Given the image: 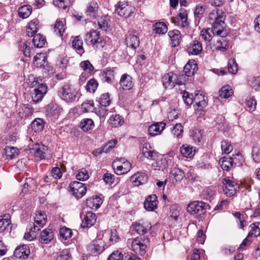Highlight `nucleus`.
Instances as JSON below:
<instances>
[{"label": "nucleus", "instance_id": "1", "mask_svg": "<svg viewBox=\"0 0 260 260\" xmlns=\"http://www.w3.org/2000/svg\"><path fill=\"white\" fill-rule=\"evenodd\" d=\"M58 95L61 99L67 103H71L78 101L81 96L79 90L71 84H65L58 91Z\"/></svg>", "mask_w": 260, "mask_h": 260}, {"label": "nucleus", "instance_id": "2", "mask_svg": "<svg viewBox=\"0 0 260 260\" xmlns=\"http://www.w3.org/2000/svg\"><path fill=\"white\" fill-rule=\"evenodd\" d=\"M210 209V206L203 202L194 201L189 203L187 207V212L196 217H200Z\"/></svg>", "mask_w": 260, "mask_h": 260}, {"label": "nucleus", "instance_id": "3", "mask_svg": "<svg viewBox=\"0 0 260 260\" xmlns=\"http://www.w3.org/2000/svg\"><path fill=\"white\" fill-rule=\"evenodd\" d=\"M32 84V86L36 87L32 92V100L35 103H38L42 100L46 93L47 87L43 83H40L38 82V79H36V78Z\"/></svg>", "mask_w": 260, "mask_h": 260}, {"label": "nucleus", "instance_id": "4", "mask_svg": "<svg viewBox=\"0 0 260 260\" xmlns=\"http://www.w3.org/2000/svg\"><path fill=\"white\" fill-rule=\"evenodd\" d=\"M128 241L131 242L132 249L136 254L143 255L146 252L147 244L149 242L148 238L143 239L142 238L137 237Z\"/></svg>", "mask_w": 260, "mask_h": 260}, {"label": "nucleus", "instance_id": "5", "mask_svg": "<svg viewBox=\"0 0 260 260\" xmlns=\"http://www.w3.org/2000/svg\"><path fill=\"white\" fill-rule=\"evenodd\" d=\"M84 41L88 45H96V47L104 46L102 39L100 36V32L95 30L92 29L87 32L85 35Z\"/></svg>", "mask_w": 260, "mask_h": 260}, {"label": "nucleus", "instance_id": "6", "mask_svg": "<svg viewBox=\"0 0 260 260\" xmlns=\"http://www.w3.org/2000/svg\"><path fill=\"white\" fill-rule=\"evenodd\" d=\"M69 191L77 199L81 198L86 192V187L83 183L78 181L71 182L69 185Z\"/></svg>", "mask_w": 260, "mask_h": 260}, {"label": "nucleus", "instance_id": "7", "mask_svg": "<svg viewBox=\"0 0 260 260\" xmlns=\"http://www.w3.org/2000/svg\"><path fill=\"white\" fill-rule=\"evenodd\" d=\"M223 191L226 197H232L236 194L237 190L239 188L238 184L230 177L225 178L222 181Z\"/></svg>", "mask_w": 260, "mask_h": 260}, {"label": "nucleus", "instance_id": "8", "mask_svg": "<svg viewBox=\"0 0 260 260\" xmlns=\"http://www.w3.org/2000/svg\"><path fill=\"white\" fill-rule=\"evenodd\" d=\"M62 111V109L56 104H49L46 110V115L51 120L55 121L57 119Z\"/></svg>", "mask_w": 260, "mask_h": 260}, {"label": "nucleus", "instance_id": "9", "mask_svg": "<svg viewBox=\"0 0 260 260\" xmlns=\"http://www.w3.org/2000/svg\"><path fill=\"white\" fill-rule=\"evenodd\" d=\"M115 68H106L101 72L100 77L103 82L112 84L115 81Z\"/></svg>", "mask_w": 260, "mask_h": 260}, {"label": "nucleus", "instance_id": "10", "mask_svg": "<svg viewBox=\"0 0 260 260\" xmlns=\"http://www.w3.org/2000/svg\"><path fill=\"white\" fill-rule=\"evenodd\" d=\"M89 250L92 255H96L105 249L104 241L101 239L94 240L89 246Z\"/></svg>", "mask_w": 260, "mask_h": 260}, {"label": "nucleus", "instance_id": "11", "mask_svg": "<svg viewBox=\"0 0 260 260\" xmlns=\"http://www.w3.org/2000/svg\"><path fill=\"white\" fill-rule=\"evenodd\" d=\"M225 20H220L217 22H214L212 24V30L215 35L220 37H226L228 31L225 29Z\"/></svg>", "mask_w": 260, "mask_h": 260}, {"label": "nucleus", "instance_id": "12", "mask_svg": "<svg viewBox=\"0 0 260 260\" xmlns=\"http://www.w3.org/2000/svg\"><path fill=\"white\" fill-rule=\"evenodd\" d=\"M203 50L202 43L198 40H192L187 46L186 51L189 54L199 55Z\"/></svg>", "mask_w": 260, "mask_h": 260}, {"label": "nucleus", "instance_id": "13", "mask_svg": "<svg viewBox=\"0 0 260 260\" xmlns=\"http://www.w3.org/2000/svg\"><path fill=\"white\" fill-rule=\"evenodd\" d=\"M177 75L173 72L165 74L162 77V84L165 88L172 89L176 85Z\"/></svg>", "mask_w": 260, "mask_h": 260}, {"label": "nucleus", "instance_id": "14", "mask_svg": "<svg viewBox=\"0 0 260 260\" xmlns=\"http://www.w3.org/2000/svg\"><path fill=\"white\" fill-rule=\"evenodd\" d=\"M48 148L41 143H36L30 149L31 152L34 154L35 157L41 159L45 158V154Z\"/></svg>", "mask_w": 260, "mask_h": 260}, {"label": "nucleus", "instance_id": "15", "mask_svg": "<svg viewBox=\"0 0 260 260\" xmlns=\"http://www.w3.org/2000/svg\"><path fill=\"white\" fill-rule=\"evenodd\" d=\"M148 179L147 175L143 172H138L131 177V181L135 186L145 184Z\"/></svg>", "mask_w": 260, "mask_h": 260}, {"label": "nucleus", "instance_id": "16", "mask_svg": "<svg viewBox=\"0 0 260 260\" xmlns=\"http://www.w3.org/2000/svg\"><path fill=\"white\" fill-rule=\"evenodd\" d=\"M225 14L224 12L221 9L218 8L213 10L209 15V19L211 24L217 22L220 20H225Z\"/></svg>", "mask_w": 260, "mask_h": 260}, {"label": "nucleus", "instance_id": "17", "mask_svg": "<svg viewBox=\"0 0 260 260\" xmlns=\"http://www.w3.org/2000/svg\"><path fill=\"white\" fill-rule=\"evenodd\" d=\"M135 231L140 235H144L149 231L152 226L148 221L136 222L133 224Z\"/></svg>", "mask_w": 260, "mask_h": 260}, {"label": "nucleus", "instance_id": "18", "mask_svg": "<svg viewBox=\"0 0 260 260\" xmlns=\"http://www.w3.org/2000/svg\"><path fill=\"white\" fill-rule=\"evenodd\" d=\"M30 254V249L27 245H23L17 247L14 252V255L16 258L25 259Z\"/></svg>", "mask_w": 260, "mask_h": 260}, {"label": "nucleus", "instance_id": "19", "mask_svg": "<svg viewBox=\"0 0 260 260\" xmlns=\"http://www.w3.org/2000/svg\"><path fill=\"white\" fill-rule=\"evenodd\" d=\"M176 19L177 21L175 23L182 27H185L188 25V22L187 21V12L184 8L180 9L179 12L177 15Z\"/></svg>", "mask_w": 260, "mask_h": 260}, {"label": "nucleus", "instance_id": "20", "mask_svg": "<svg viewBox=\"0 0 260 260\" xmlns=\"http://www.w3.org/2000/svg\"><path fill=\"white\" fill-rule=\"evenodd\" d=\"M125 42L127 47L134 49L138 47L140 44L139 37L131 33L126 35Z\"/></svg>", "mask_w": 260, "mask_h": 260}, {"label": "nucleus", "instance_id": "21", "mask_svg": "<svg viewBox=\"0 0 260 260\" xmlns=\"http://www.w3.org/2000/svg\"><path fill=\"white\" fill-rule=\"evenodd\" d=\"M198 64L194 60H189L185 66L183 72L187 77H192L198 70Z\"/></svg>", "mask_w": 260, "mask_h": 260}, {"label": "nucleus", "instance_id": "22", "mask_svg": "<svg viewBox=\"0 0 260 260\" xmlns=\"http://www.w3.org/2000/svg\"><path fill=\"white\" fill-rule=\"evenodd\" d=\"M166 123L163 122L155 123L151 124L148 129L149 134L151 136H155L160 134L165 128Z\"/></svg>", "mask_w": 260, "mask_h": 260}, {"label": "nucleus", "instance_id": "23", "mask_svg": "<svg viewBox=\"0 0 260 260\" xmlns=\"http://www.w3.org/2000/svg\"><path fill=\"white\" fill-rule=\"evenodd\" d=\"M157 197L155 194L149 196L144 203V206L146 210L150 211L154 210L157 205Z\"/></svg>", "mask_w": 260, "mask_h": 260}, {"label": "nucleus", "instance_id": "24", "mask_svg": "<svg viewBox=\"0 0 260 260\" xmlns=\"http://www.w3.org/2000/svg\"><path fill=\"white\" fill-rule=\"evenodd\" d=\"M119 84L123 90H130L134 86L132 77L126 74L121 76Z\"/></svg>", "mask_w": 260, "mask_h": 260}, {"label": "nucleus", "instance_id": "25", "mask_svg": "<svg viewBox=\"0 0 260 260\" xmlns=\"http://www.w3.org/2000/svg\"><path fill=\"white\" fill-rule=\"evenodd\" d=\"M168 36L171 40V45L175 47L179 45L181 40V34L178 30L174 29L169 31Z\"/></svg>", "mask_w": 260, "mask_h": 260}, {"label": "nucleus", "instance_id": "26", "mask_svg": "<svg viewBox=\"0 0 260 260\" xmlns=\"http://www.w3.org/2000/svg\"><path fill=\"white\" fill-rule=\"evenodd\" d=\"M115 173L118 175H122L128 173L132 168L131 163L128 161H125L122 164L116 166L113 165Z\"/></svg>", "mask_w": 260, "mask_h": 260}, {"label": "nucleus", "instance_id": "27", "mask_svg": "<svg viewBox=\"0 0 260 260\" xmlns=\"http://www.w3.org/2000/svg\"><path fill=\"white\" fill-rule=\"evenodd\" d=\"M102 203L101 198L98 196L89 198L86 200L87 207L94 210L98 209Z\"/></svg>", "mask_w": 260, "mask_h": 260}, {"label": "nucleus", "instance_id": "28", "mask_svg": "<svg viewBox=\"0 0 260 260\" xmlns=\"http://www.w3.org/2000/svg\"><path fill=\"white\" fill-rule=\"evenodd\" d=\"M95 222V214L91 212H88L85 215L81 225L83 228H89L93 225Z\"/></svg>", "mask_w": 260, "mask_h": 260}, {"label": "nucleus", "instance_id": "29", "mask_svg": "<svg viewBox=\"0 0 260 260\" xmlns=\"http://www.w3.org/2000/svg\"><path fill=\"white\" fill-rule=\"evenodd\" d=\"M34 64L37 68H43L47 63V55L45 53H37L34 57Z\"/></svg>", "mask_w": 260, "mask_h": 260}, {"label": "nucleus", "instance_id": "30", "mask_svg": "<svg viewBox=\"0 0 260 260\" xmlns=\"http://www.w3.org/2000/svg\"><path fill=\"white\" fill-rule=\"evenodd\" d=\"M54 237L53 232L50 229H45L40 234L39 241L42 243H49Z\"/></svg>", "mask_w": 260, "mask_h": 260}, {"label": "nucleus", "instance_id": "31", "mask_svg": "<svg viewBox=\"0 0 260 260\" xmlns=\"http://www.w3.org/2000/svg\"><path fill=\"white\" fill-rule=\"evenodd\" d=\"M99 6L96 3H90L86 11V14L91 18L95 19L97 17L98 13Z\"/></svg>", "mask_w": 260, "mask_h": 260}, {"label": "nucleus", "instance_id": "32", "mask_svg": "<svg viewBox=\"0 0 260 260\" xmlns=\"http://www.w3.org/2000/svg\"><path fill=\"white\" fill-rule=\"evenodd\" d=\"M83 44V41L80 36L75 37L72 41L73 47L80 55L84 52Z\"/></svg>", "mask_w": 260, "mask_h": 260}, {"label": "nucleus", "instance_id": "33", "mask_svg": "<svg viewBox=\"0 0 260 260\" xmlns=\"http://www.w3.org/2000/svg\"><path fill=\"white\" fill-rule=\"evenodd\" d=\"M180 152L183 156L187 158H191L195 154V150H193V147L187 144L180 147Z\"/></svg>", "mask_w": 260, "mask_h": 260}, {"label": "nucleus", "instance_id": "34", "mask_svg": "<svg viewBox=\"0 0 260 260\" xmlns=\"http://www.w3.org/2000/svg\"><path fill=\"white\" fill-rule=\"evenodd\" d=\"M233 158L231 157H222L219 159V164L223 170L229 171L233 164Z\"/></svg>", "mask_w": 260, "mask_h": 260}, {"label": "nucleus", "instance_id": "35", "mask_svg": "<svg viewBox=\"0 0 260 260\" xmlns=\"http://www.w3.org/2000/svg\"><path fill=\"white\" fill-rule=\"evenodd\" d=\"M80 127L84 132L92 129L94 127V123L91 118H84L80 122Z\"/></svg>", "mask_w": 260, "mask_h": 260}, {"label": "nucleus", "instance_id": "36", "mask_svg": "<svg viewBox=\"0 0 260 260\" xmlns=\"http://www.w3.org/2000/svg\"><path fill=\"white\" fill-rule=\"evenodd\" d=\"M152 30L155 34H165L168 31V27L164 22H158L153 25Z\"/></svg>", "mask_w": 260, "mask_h": 260}, {"label": "nucleus", "instance_id": "37", "mask_svg": "<svg viewBox=\"0 0 260 260\" xmlns=\"http://www.w3.org/2000/svg\"><path fill=\"white\" fill-rule=\"evenodd\" d=\"M32 42L35 47L42 48L46 44V40L42 35L39 34L34 36Z\"/></svg>", "mask_w": 260, "mask_h": 260}, {"label": "nucleus", "instance_id": "38", "mask_svg": "<svg viewBox=\"0 0 260 260\" xmlns=\"http://www.w3.org/2000/svg\"><path fill=\"white\" fill-rule=\"evenodd\" d=\"M109 121L112 126L116 127L121 125L124 122V119L120 115L115 114L111 116Z\"/></svg>", "mask_w": 260, "mask_h": 260}, {"label": "nucleus", "instance_id": "39", "mask_svg": "<svg viewBox=\"0 0 260 260\" xmlns=\"http://www.w3.org/2000/svg\"><path fill=\"white\" fill-rule=\"evenodd\" d=\"M44 124L45 122L42 119L38 118L32 122L31 127L35 132H40L43 130Z\"/></svg>", "mask_w": 260, "mask_h": 260}, {"label": "nucleus", "instance_id": "40", "mask_svg": "<svg viewBox=\"0 0 260 260\" xmlns=\"http://www.w3.org/2000/svg\"><path fill=\"white\" fill-rule=\"evenodd\" d=\"M4 152L6 158L10 159L17 156L19 153V151L17 148L12 146L6 147Z\"/></svg>", "mask_w": 260, "mask_h": 260}, {"label": "nucleus", "instance_id": "41", "mask_svg": "<svg viewBox=\"0 0 260 260\" xmlns=\"http://www.w3.org/2000/svg\"><path fill=\"white\" fill-rule=\"evenodd\" d=\"M32 8L30 5H24L19 8L18 14L20 17L24 19L29 17Z\"/></svg>", "mask_w": 260, "mask_h": 260}, {"label": "nucleus", "instance_id": "42", "mask_svg": "<svg viewBox=\"0 0 260 260\" xmlns=\"http://www.w3.org/2000/svg\"><path fill=\"white\" fill-rule=\"evenodd\" d=\"M215 35L211 28L204 29L201 31L200 36L205 41L209 42Z\"/></svg>", "mask_w": 260, "mask_h": 260}, {"label": "nucleus", "instance_id": "43", "mask_svg": "<svg viewBox=\"0 0 260 260\" xmlns=\"http://www.w3.org/2000/svg\"><path fill=\"white\" fill-rule=\"evenodd\" d=\"M225 38V37H220V39L217 40L216 47V50L223 52L228 49L229 43Z\"/></svg>", "mask_w": 260, "mask_h": 260}, {"label": "nucleus", "instance_id": "44", "mask_svg": "<svg viewBox=\"0 0 260 260\" xmlns=\"http://www.w3.org/2000/svg\"><path fill=\"white\" fill-rule=\"evenodd\" d=\"M170 174L171 176H173L175 182L180 181L185 176L184 172L177 168L173 169L170 172Z\"/></svg>", "mask_w": 260, "mask_h": 260}, {"label": "nucleus", "instance_id": "45", "mask_svg": "<svg viewBox=\"0 0 260 260\" xmlns=\"http://www.w3.org/2000/svg\"><path fill=\"white\" fill-rule=\"evenodd\" d=\"M81 109L83 112H93L95 110L92 101H86L81 105Z\"/></svg>", "mask_w": 260, "mask_h": 260}, {"label": "nucleus", "instance_id": "46", "mask_svg": "<svg viewBox=\"0 0 260 260\" xmlns=\"http://www.w3.org/2000/svg\"><path fill=\"white\" fill-rule=\"evenodd\" d=\"M35 221L37 224L40 226L43 227L46 223L47 217L45 213L43 211H40L36 215L35 218Z\"/></svg>", "mask_w": 260, "mask_h": 260}, {"label": "nucleus", "instance_id": "47", "mask_svg": "<svg viewBox=\"0 0 260 260\" xmlns=\"http://www.w3.org/2000/svg\"><path fill=\"white\" fill-rule=\"evenodd\" d=\"M172 134L177 139L181 138L183 132V127L181 123H176L171 129Z\"/></svg>", "mask_w": 260, "mask_h": 260}, {"label": "nucleus", "instance_id": "48", "mask_svg": "<svg viewBox=\"0 0 260 260\" xmlns=\"http://www.w3.org/2000/svg\"><path fill=\"white\" fill-rule=\"evenodd\" d=\"M190 136L194 142L199 144L203 139V132L201 129H194L191 131Z\"/></svg>", "mask_w": 260, "mask_h": 260}, {"label": "nucleus", "instance_id": "49", "mask_svg": "<svg viewBox=\"0 0 260 260\" xmlns=\"http://www.w3.org/2000/svg\"><path fill=\"white\" fill-rule=\"evenodd\" d=\"M98 101L99 105L102 106H108L111 103V100L108 93L102 94L98 99Z\"/></svg>", "mask_w": 260, "mask_h": 260}, {"label": "nucleus", "instance_id": "50", "mask_svg": "<svg viewBox=\"0 0 260 260\" xmlns=\"http://www.w3.org/2000/svg\"><path fill=\"white\" fill-rule=\"evenodd\" d=\"M194 101L200 110H202L207 106V102L204 99V96L202 94H196Z\"/></svg>", "mask_w": 260, "mask_h": 260}, {"label": "nucleus", "instance_id": "51", "mask_svg": "<svg viewBox=\"0 0 260 260\" xmlns=\"http://www.w3.org/2000/svg\"><path fill=\"white\" fill-rule=\"evenodd\" d=\"M233 92L230 86H223L219 91V96L221 98L227 99L231 96Z\"/></svg>", "mask_w": 260, "mask_h": 260}, {"label": "nucleus", "instance_id": "52", "mask_svg": "<svg viewBox=\"0 0 260 260\" xmlns=\"http://www.w3.org/2000/svg\"><path fill=\"white\" fill-rule=\"evenodd\" d=\"M98 85V81L94 79H91L88 81L85 86V89L89 92L94 93L96 90Z\"/></svg>", "mask_w": 260, "mask_h": 260}, {"label": "nucleus", "instance_id": "53", "mask_svg": "<svg viewBox=\"0 0 260 260\" xmlns=\"http://www.w3.org/2000/svg\"><path fill=\"white\" fill-rule=\"evenodd\" d=\"M152 166L155 168V170L164 171L168 167L167 161L165 158H161L153 164Z\"/></svg>", "mask_w": 260, "mask_h": 260}, {"label": "nucleus", "instance_id": "54", "mask_svg": "<svg viewBox=\"0 0 260 260\" xmlns=\"http://www.w3.org/2000/svg\"><path fill=\"white\" fill-rule=\"evenodd\" d=\"M4 217L0 218V233L5 231L11 223L9 215H5Z\"/></svg>", "mask_w": 260, "mask_h": 260}, {"label": "nucleus", "instance_id": "55", "mask_svg": "<svg viewBox=\"0 0 260 260\" xmlns=\"http://www.w3.org/2000/svg\"><path fill=\"white\" fill-rule=\"evenodd\" d=\"M228 69L229 72L232 74H235L238 72V66L235 59L231 58L229 60Z\"/></svg>", "mask_w": 260, "mask_h": 260}, {"label": "nucleus", "instance_id": "56", "mask_svg": "<svg viewBox=\"0 0 260 260\" xmlns=\"http://www.w3.org/2000/svg\"><path fill=\"white\" fill-rule=\"evenodd\" d=\"M54 31L56 35L62 36L64 31L63 22L60 20H57L54 27Z\"/></svg>", "mask_w": 260, "mask_h": 260}, {"label": "nucleus", "instance_id": "57", "mask_svg": "<svg viewBox=\"0 0 260 260\" xmlns=\"http://www.w3.org/2000/svg\"><path fill=\"white\" fill-rule=\"evenodd\" d=\"M195 95L192 93H189L188 92L184 91L183 92L182 98L184 103L188 106L191 105L193 100L194 101Z\"/></svg>", "mask_w": 260, "mask_h": 260}, {"label": "nucleus", "instance_id": "58", "mask_svg": "<svg viewBox=\"0 0 260 260\" xmlns=\"http://www.w3.org/2000/svg\"><path fill=\"white\" fill-rule=\"evenodd\" d=\"M59 234L62 239L67 240L72 237L73 233L70 229L63 227L60 229Z\"/></svg>", "mask_w": 260, "mask_h": 260}, {"label": "nucleus", "instance_id": "59", "mask_svg": "<svg viewBox=\"0 0 260 260\" xmlns=\"http://www.w3.org/2000/svg\"><path fill=\"white\" fill-rule=\"evenodd\" d=\"M117 141L115 140H111L106 143L103 147L100 150L99 153H107L111 151L116 145Z\"/></svg>", "mask_w": 260, "mask_h": 260}, {"label": "nucleus", "instance_id": "60", "mask_svg": "<svg viewBox=\"0 0 260 260\" xmlns=\"http://www.w3.org/2000/svg\"><path fill=\"white\" fill-rule=\"evenodd\" d=\"M80 67L88 73H91L94 70L93 66L88 60L82 61L80 63Z\"/></svg>", "mask_w": 260, "mask_h": 260}, {"label": "nucleus", "instance_id": "61", "mask_svg": "<svg viewBox=\"0 0 260 260\" xmlns=\"http://www.w3.org/2000/svg\"><path fill=\"white\" fill-rule=\"evenodd\" d=\"M252 157L256 163H260V145L253 146L252 149Z\"/></svg>", "mask_w": 260, "mask_h": 260}, {"label": "nucleus", "instance_id": "62", "mask_svg": "<svg viewBox=\"0 0 260 260\" xmlns=\"http://www.w3.org/2000/svg\"><path fill=\"white\" fill-rule=\"evenodd\" d=\"M221 148L222 152L225 154L230 153L233 150V146L226 140H223L221 143Z\"/></svg>", "mask_w": 260, "mask_h": 260}, {"label": "nucleus", "instance_id": "63", "mask_svg": "<svg viewBox=\"0 0 260 260\" xmlns=\"http://www.w3.org/2000/svg\"><path fill=\"white\" fill-rule=\"evenodd\" d=\"M76 177L80 181H84L88 179L89 175L87 170L82 169L78 171Z\"/></svg>", "mask_w": 260, "mask_h": 260}, {"label": "nucleus", "instance_id": "64", "mask_svg": "<svg viewBox=\"0 0 260 260\" xmlns=\"http://www.w3.org/2000/svg\"><path fill=\"white\" fill-rule=\"evenodd\" d=\"M123 255L119 250L113 251L109 256L108 260H122Z\"/></svg>", "mask_w": 260, "mask_h": 260}]
</instances>
